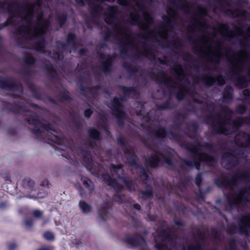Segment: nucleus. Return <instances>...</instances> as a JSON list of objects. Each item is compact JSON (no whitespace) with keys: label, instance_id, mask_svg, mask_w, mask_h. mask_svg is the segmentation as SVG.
<instances>
[{"label":"nucleus","instance_id":"ea45409f","mask_svg":"<svg viewBox=\"0 0 250 250\" xmlns=\"http://www.w3.org/2000/svg\"><path fill=\"white\" fill-rule=\"evenodd\" d=\"M240 122L239 123H237V121H235L234 123H233V125H234V127H237L239 125H240L241 124H242L244 122L243 120H240Z\"/></svg>","mask_w":250,"mask_h":250},{"label":"nucleus","instance_id":"603ef678","mask_svg":"<svg viewBox=\"0 0 250 250\" xmlns=\"http://www.w3.org/2000/svg\"><path fill=\"white\" fill-rule=\"evenodd\" d=\"M105 213L106 212H104V213H102V212H100V215H101V217L104 219H105V218L104 217V215H105Z\"/></svg>","mask_w":250,"mask_h":250},{"label":"nucleus","instance_id":"4c0bfd02","mask_svg":"<svg viewBox=\"0 0 250 250\" xmlns=\"http://www.w3.org/2000/svg\"><path fill=\"white\" fill-rule=\"evenodd\" d=\"M75 39V36L72 34H69L68 35L67 41L68 42L73 41Z\"/></svg>","mask_w":250,"mask_h":250},{"label":"nucleus","instance_id":"f704fd0d","mask_svg":"<svg viewBox=\"0 0 250 250\" xmlns=\"http://www.w3.org/2000/svg\"><path fill=\"white\" fill-rule=\"evenodd\" d=\"M200 248V246L197 245L196 246H189L187 248H184L183 250H197Z\"/></svg>","mask_w":250,"mask_h":250},{"label":"nucleus","instance_id":"a18cd8bd","mask_svg":"<svg viewBox=\"0 0 250 250\" xmlns=\"http://www.w3.org/2000/svg\"><path fill=\"white\" fill-rule=\"evenodd\" d=\"M76 1H77V3L80 5H83L84 4V1L83 0H76Z\"/></svg>","mask_w":250,"mask_h":250},{"label":"nucleus","instance_id":"7c9ffc66","mask_svg":"<svg viewBox=\"0 0 250 250\" xmlns=\"http://www.w3.org/2000/svg\"><path fill=\"white\" fill-rule=\"evenodd\" d=\"M245 136L244 137V140H246V143L244 144V143L242 144V146H246L250 144V136L248 134H244Z\"/></svg>","mask_w":250,"mask_h":250},{"label":"nucleus","instance_id":"7ed1b4c3","mask_svg":"<svg viewBox=\"0 0 250 250\" xmlns=\"http://www.w3.org/2000/svg\"><path fill=\"white\" fill-rule=\"evenodd\" d=\"M212 37L204 35L199 40V45L201 53L206 56L208 59L215 63L219 62L222 56V50L219 41H215L213 36L216 34L213 31Z\"/></svg>","mask_w":250,"mask_h":250},{"label":"nucleus","instance_id":"8fccbe9b","mask_svg":"<svg viewBox=\"0 0 250 250\" xmlns=\"http://www.w3.org/2000/svg\"><path fill=\"white\" fill-rule=\"evenodd\" d=\"M65 19H66L65 17L63 16L62 19H61L60 20V23H63V22H64V21H65Z\"/></svg>","mask_w":250,"mask_h":250},{"label":"nucleus","instance_id":"f257e3e1","mask_svg":"<svg viewBox=\"0 0 250 250\" xmlns=\"http://www.w3.org/2000/svg\"><path fill=\"white\" fill-rule=\"evenodd\" d=\"M34 8L30 6L26 9L24 15L22 16L23 22L26 25L20 27L17 31L19 34L17 39L21 37H34L39 41L36 42V48L37 50L41 51L44 47L43 35L49 29L48 21L43 20L42 14L37 16L35 19L36 23L34 24L32 21L34 18Z\"/></svg>","mask_w":250,"mask_h":250},{"label":"nucleus","instance_id":"20e7f679","mask_svg":"<svg viewBox=\"0 0 250 250\" xmlns=\"http://www.w3.org/2000/svg\"><path fill=\"white\" fill-rule=\"evenodd\" d=\"M228 60L233 67L234 73L236 75H239L249 62V55L247 51L243 50L237 54H233Z\"/></svg>","mask_w":250,"mask_h":250},{"label":"nucleus","instance_id":"58836bf2","mask_svg":"<svg viewBox=\"0 0 250 250\" xmlns=\"http://www.w3.org/2000/svg\"><path fill=\"white\" fill-rule=\"evenodd\" d=\"M92 111L90 109H88L85 110L84 112V115L86 117H89L90 115L92 114Z\"/></svg>","mask_w":250,"mask_h":250},{"label":"nucleus","instance_id":"c9c22d12","mask_svg":"<svg viewBox=\"0 0 250 250\" xmlns=\"http://www.w3.org/2000/svg\"><path fill=\"white\" fill-rule=\"evenodd\" d=\"M53 247L51 246H43L41 247L38 250H53Z\"/></svg>","mask_w":250,"mask_h":250},{"label":"nucleus","instance_id":"864d4df0","mask_svg":"<svg viewBox=\"0 0 250 250\" xmlns=\"http://www.w3.org/2000/svg\"><path fill=\"white\" fill-rule=\"evenodd\" d=\"M184 93H182V95L181 97H180V96L179 95H177V98L180 100V99H181L182 98V97H183V96H184Z\"/></svg>","mask_w":250,"mask_h":250},{"label":"nucleus","instance_id":"bf43d9fd","mask_svg":"<svg viewBox=\"0 0 250 250\" xmlns=\"http://www.w3.org/2000/svg\"><path fill=\"white\" fill-rule=\"evenodd\" d=\"M248 75L250 76V68H249L248 70Z\"/></svg>","mask_w":250,"mask_h":250},{"label":"nucleus","instance_id":"1a4fd4ad","mask_svg":"<svg viewBox=\"0 0 250 250\" xmlns=\"http://www.w3.org/2000/svg\"><path fill=\"white\" fill-rule=\"evenodd\" d=\"M161 160H163L168 165L171 164L170 160L160 153H155L150 158L147 160V164L151 167H155Z\"/></svg>","mask_w":250,"mask_h":250},{"label":"nucleus","instance_id":"4be33fe9","mask_svg":"<svg viewBox=\"0 0 250 250\" xmlns=\"http://www.w3.org/2000/svg\"><path fill=\"white\" fill-rule=\"evenodd\" d=\"M89 134L90 137L94 139H99L100 136L99 131L94 128H91L89 130Z\"/></svg>","mask_w":250,"mask_h":250},{"label":"nucleus","instance_id":"dca6fc26","mask_svg":"<svg viewBox=\"0 0 250 250\" xmlns=\"http://www.w3.org/2000/svg\"><path fill=\"white\" fill-rule=\"evenodd\" d=\"M216 81L220 85L223 84L225 82L224 78L221 76H218L216 79L211 76H207L205 78V82L208 85H212Z\"/></svg>","mask_w":250,"mask_h":250},{"label":"nucleus","instance_id":"2eb2a0df","mask_svg":"<svg viewBox=\"0 0 250 250\" xmlns=\"http://www.w3.org/2000/svg\"><path fill=\"white\" fill-rule=\"evenodd\" d=\"M168 35V32L166 29H162L158 31H153L148 34V37L157 40L158 37L162 39H167Z\"/></svg>","mask_w":250,"mask_h":250},{"label":"nucleus","instance_id":"0eeeda50","mask_svg":"<svg viewBox=\"0 0 250 250\" xmlns=\"http://www.w3.org/2000/svg\"><path fill=\"white\" fill-rule=\"evenodd\" d=\"M219 32L224 37L231 38L237 36H243L244 33L243 29L236 27L235 31H230L228 29L226 24L221 25L219 27Z\"/></svg>","mask_w":250,"mask_h":250},{"label":"nucleus","instance_id":"412c9836","mask_svg":"<svg viewBox=\"0 0 250 250\" xmlns=\"http://www.w3.org/2000/svg\"><path fill=\"white\" fill-rule=\"evenodd\" d=\"M79 206L82 211L85 213L89 212L91 210V207L83 201L80 202Z\"/></svg>","mask_w":250,"mask_h":250},{"label":"nucleus","instance_id":"6e6d98bb","mask_svg":"<svg viewBox=\"0 0 250 250\" xmlns=\"http://www.w3.org/2000/svg\"><path fill=\"white\" fill-rule=\"evenodd\" d=\"M227 154H225L223 157V161H224L226 159H227Z\"/></svg>","mask_w":250,"mask_h":250},{"label":"nucleus","instance_id":"5fc2aeb1","mask_svg":"<svg viewBox=\"0 0 250 250\" xmlns=\"http://www.w3.org/2000/svg\"><path fill=\"white\" fill-rule=\"evenodd\" d=\"M104 67L105 69L107 70L109 67V64L108 63V66H106L104 63L103 64Z\"/></svg>","mask_w":250,"mask_h":250},{"label":"nucleus","instance_id":"de8ad7c7","mask_svg":"<svg viewBox=\"0 0 250 250\" xmlns=\"http://www.w3.org/2000/svg\"><path fill=\"white\" fill-rule=\"evenodd\" d=\"M246 34L248 36H250V26L247 27Z\"/></svg>","mask_w":250,"mask_h":250},{"label":"nucleus","instance_id":"aec40b11","mask_svg":"<svg viewBox=\"0 0 250 250\" xmlns=\"http://www.w3.org/2000/svg\"><path fill=\"white\" fill-rule=\"evenodd\" d=\"M174 71L179 80H183L185 78L184 72L180 65L176 66L174 69Z\"/></svg>","mask_w":250,"mask_h":250},{"label":"nucleus","instance_id":"6e6552de","mask_svg":"<svg viewBox=\"0 0 250 250\" xmlns=\"http://www.w3.org/2000/svg\"><path fill=\"white\" fill-rule=\"evenodd\" d=\"M108 106L115 111V114L118 120L119 124H121L122 123V120L124 119L125 115L122 111V108L119 100L118 99L114 98L113 102L109 104Z\"/></svg>","mask_w":250,"mask_h":250},{"label":"nucleus","instance_id":"c03bdc74","mask_svg":"<svg viewBox=\"0 0 250 250\" xmlns=\"http://www.w3.org/2000/svg\"><path fill=\"white\" fill-rule=\"evenodd\" d=\"M25 224L28 227H30L32 225V223L29 221H25Z\"/></svg>","mask_w":250,"mask_h":250},{"label":"nucleus","instance_id":"bb28decb","mask_svg":"<svg viewBox=\"0 0 250 250\" xmlns=\"http://www.w3.org/2000/svg\"><path fill=\"white\" fill-rule=\"evenodd\" d=\"M43 236L47 240H52L54 239L53 234L50 231H46L43 234Z\"/></svg>","mask_w":250,"mask_h":250},{"label":"nucleus","instance_id":"a878e982","mask_svg":"<svg viewBox=\"0 0 250 250\" xmlns=\"http://www.w3.org/2000/svg\"><path fill=\"white\" fill-rule=\"evenodd\" d=\"M49 139L53 142L58 144H61L62 140L60 137L57 136L56 134H53V136H50Z\"/></svg>","mask_w":250,"mask_h":250},{"label":"nucleus","instance_id":"ddd939ff","mask_svg":"<svg viewBox=\"0 0 250 250\" xmlns=\"http://www.w3.org/2000/svg\"><path fill=\"white\" fill-rule=\"evenodd\" d=\"M191 150L195 154V157L198 158L200 162L205 161L207 163H210L213 160L211 156L206 153L199 152L196 147L193 148Z\"/></svg>","mask_w":250,"mask_h":250},{"label":"nucleus","instance_id":"37998d69","mask_svg":"<svg viewBox=\"0 0 250 250\" xmlns=\"http://www.w3.org/2000/svg\"><path fill=\"white\" fill-rule=\"evenodd\" d=\"M125 95H130V92L132 91V89L131 88H127L126 89Z\"/></svg>","mask_w":250,"mask_h":250},{"label":"nucleus","instance_id":"680f3d73","mask_svg":"<svg viewBox=\"0 0 250 250\" xmlns=\"http://www.w3.org/2000/svg\"><path fill=\"white\" fill-rule=\"evenodd\" d=\"M162 82H164V83H166V80L165 78H164V79H163L162 80Z\"/></svg>","mask_w":250,"mask_h":250},{"label":"nucleus","instance_id":"13d9d810","mask_svg":"<svg viewBox=\"0 0 250 250\" xmlns=\"http://www.w3.org/2000/svg\"><path fill=\"white\" fill-rule=\"evenodd\" d=\"M45 130H47V131H48V130H51V128H50V127L49 125H48V126H46V127H45Z\"/></svg>","mask_w":250,"mask_h":250},{"label":"nucleus","instance_id":"f3484780","mask_svg":"<svg viewBox=\"0 0 250 250\" xmlns=\"http://www.w3.org/2000/svg\"><path fill=\"white\" fill-rule=\"evenodd\" d=\"M193 29H196L199 30L205 31L207 29L208 25L205 22H202L201 21L198 20H195L193 21Z\"/></svg>","mask_w":250,"mask_h":250},{"label":"nucleus","instance_id":"5701e85b","mask_svg":"<svg viewBox=\"0 0 250 250\" xmlns=\"http://www.w3.org/2000/svg\"><path fill=\"white\" fill-rule=\"evenodd\" d=\"M228 125L226 123H224L223 125H222L219 128L218 131L222 134H224L226 135H228L231 133V131H229L227 129Z\"/></svg>","mask_w":250,"mask_h":250},{"label":"nucleus","instance_id":"3c124183","mask_svg":"<svg viewBox=\"0 0 250 250\" xmlns=\"http://www.w3.org/2000/svg\"><path fill=\"white\" fill-rule=\"evenodd\" d=\"M98 1H100V2H104V1H109V2H113L115 1V0H98Z\"/></svg>","mask_w":250,"mask_h":250},{"label":"nucleus","instance_id":"79ce46f5","mask_svg":"<svg viewBox=\"0 0 250 250\" xmlns=\"http://www.w3.org/2000/svg\"><path fill=\"white\" fill-rule=\"evenodd\" d=\"M250 93V92L248 89H245L243 92V94L244 96L249 95Z\"/></svg>","mask_w":250,"mask_h":250},{"label":"nucleus","instance_id":"4468645a","mask_svg":"<svg viewBox=\"0 0 250 250\" xmlns=\"http://www.w3.org/2000/svg\"><path fill=\"white\" fill-rule=\"evenodd\" d=\"M117 12V8L109 7L106 13L105 21L107 24H111L114 21L115 15Z\"/></svg>","mask_w":250,"mask_h":250},{"label":"nucleus","instance_id":"c756f323","mask_svg":"<svg viewBox=\"0 0 250 250\" xmlns=\"http://www.w3.org/2000/svg\"><path fill=\"white\" fill-rule=\"evenodd\" d=\"M83 161L85 163L86 167H90L92 164L91 156L89 154H87L86 156L83 158Z\"/></svg>","mask_w":250,"mask_h":250},{"label":"nucleus","instance_id":"9d476101","mask_svg":"<svg viewBox=\"0 0 250 250\" xmlns=\"http://www.w3.org/2000/svg\"><path fill=\"white\" fill-rule=\"evenodd\" d=\"M103 179L108 184V185L113 187L117 190L118 189V188H119V186L118 185L119 184V182H122L125 185L127 186L129 189H131L129 187V185H130L131 183H130L127 180L125 179L120 178L118 180H117L116 179L111 178L108 175H104L103 176Z\"/></svg>","mask_w":250,"mask_h":250},{"label":"nucleus","instance_id":"9b49d317","mask_svg":"<svg viewBox=\"0 0 250 250\" xmlns=\"http://www.w3.org/2000/svg\"><path fill=\"white\" fill-rule=\"evenodd\" d=\"M249 193L247 191H241L239 194L235 195L232 200H229L230 204H246Z\"/></svg>","mask_w":250,"mask_h":250},{"label":"nucleus","instance_id":"052dcab7","mask_svg":"<svg viewBox=\"0 0 250 250\" xmlns=\"http://www.w3.org/2000/svg\"><path fill=\"white\" fill-rule=\"evenodd\" d=\"M108 63L109 64V63H110V61L108 60L107 64H105V65L108 66Z\"/></svg>","mask_w":250,"mask_h":250},{"label":"nucleus","instance_id":"c85d7f7f","mask_svg":"<svg viewBox=\"0 0 250 250\" xmlns=\"http://www.w3.org/2000/svg\"><path fill=\"white\" fill-rule=\"evenodd\" d=\"M156 135L160 138H163L166 135V132L164 128H161L156 131Z\"/></svg>","mask_w":250,"mask_h":250},{"label":"nucleus","instance_id":"f03ea898","mask_svg":"<svg viewBox=\"0 0 250 250\" xmlns=\"http://www.w3.org/2000/svg\"><path fill=\"white\" fill-rule=\"evenodd\" d=\"M150 0H118V3L122 5H129L134 12L130 14V20L133 24H143V28L147 29L148 25L152 22V19L146 8V3Z\"/></svg>","mask_w":250,"mask_h":250},{"label":"nucleus","instance_id":"393cba45","mask_svg":"<svg viewBox=\"0 0 250 250\" xmlns=\"http://www.w3.org/2000/svg\"><path fill=\"white\" fill-rule=\"evenodd\" d=\"M167 13L168 16V22L170 21L171 18L175 17L176 15V12L173 9L169 8L168 9H167Z\"/></svg>","mask_w":250,"mask_h":250},{"label":"nucleus","instance_id":"a211bd4d","mask_svg":"<svg viewBox=\"0 0 250 250\" xmlns=\"http://www.w3.org/2000/svg\"><path fill=\"white\" fill-rule=\"evenodd\" d=\"M81 180L85 188L90 191H92L94 189L93 184L91 180L86 177H82Z\"/></svg>","mask_w":250,"mask_h":250},{"label":"nucleus","instance_id":"e2e57ef3","mask_svg":"<svg viewBox=\"0 0 250 250\" xmlns=\"http://www.w3.org/2000/svg\"><path fill=\"white\" fill-rule=\"evenodd\" d=\"M14 247H13V246H11L10 247V250H12V249L14 248Z\"/></svg>","mask_w":250,"mask_h":250},{"label":"nucleus","instance_id":"473e14b6","mask_svg":"<svg viewBox=\"0 0 250 250\" xmlns=\"http://www.w3.org/2000/svg\"><path fill=\"white\" fill-rule=\"evenodd\" d=\"M42 213L39 210H35L33 211V215L36 218H40L42 216Z\"/></svg>","mask_w":250,"mask_h":250},{"label":"nucleus","instance_id":"4d7b16f0","mask_svg":"<svg viewBox=\"0 0 250 250\" xmlns=\"http://www.w3.org/2000/svg\"><path fill=\"white\" fill-rule=\"evenodd\" d=\"M175 224L177 225H182V223L180 221L176 222Z\"/></svg>","mask_w":250,"mask_h":250},{"label":"nucleus","instance_id":"49530a36","mask_svg":"<svg viewBox=\"0 0 250 250\" xmlns=\"http://www.w3.org/2000/svg\"><path fill=\"white\" fill-rule=\"evenodd\" d=\"M128 163L130 164V165L132 166H135L136 165V163L134 160H131V162L128 161Z\"/></svg>","mask_w":250,"mask_h":250},{"label":"nucleus","instance_id":"6ab92c4d","mask_svg":"<svg viewBox=\"0 0 250 250\" xmlns=\"http://www.w3.org/2000/svg\"><path fill=\"white\" fill-rule=\"evenodd\" d=\"M127 242L132 246H137L145 243V241L142 237H139L137 240L133 238H129Z\"/></svg>","mask_w":250,"mask_h":250},{"label":"nucleus","instance_id":"423d86ee","mask_svg":"<svg viewBox=\"0 0 250 250\" xmlns=\"http://www.w3.org/2000/svg\"><path fill=\"white\" fill-rule=\"evenodd\" d=\"M156 247L159 250H170L168 243L169 242V234L167 231L161 232L155 237Z\"/></svg>","mask_w":250,"mask_h":250},{"label":"nucleus","instance_id":"a19ab883","mask_svg":"<svg viewBox=\"0 0 250 250\" xmlns=\"http://www.w3.org/2000/svg\"><path fill=\"white\" fill-rule=\"evenodd\" d=\"M143 194L147 197H150L152 196V193L151 191H147L146 192H145L144 193H143Z\"/></svg>","mask_w":250,"mask_h":250},{"label":"nucleus","instance_id":"2f4dec72","mask_svg":"<svg viewBox=\"0 0 250 250\" xmlns=\"http://www.w3.org/2000/svg\"><path fill=\"white\" fill-rule=\"evenodd\" d=\"M246 110V108L244 105H240L237 107V112L240 114H242Z\"/></svg>","mask_w":250,"mask_h":250},{"label":"nucleus","instance_id":"cd10ccee","mask_svg":"<svg viewBox=\"0 0 250 250\" xmlns=\"http://www.w3.org/2000/svg\"><path fill=\"white\" fill-rule=\"evenodd\" d=\"M25 62L27 64H33L35 60L33 56L30 54L26 55L24 58Z\"/></svg>","mask_w":250,"mask_h":250},{"label":"nucleus","instance_id":"09e8293b","mask_svg":"<svg viewBox=\"0 0 250 250\" xmlns=\"http://www.w3.org/2000/svg\"><path fill=\"white\" fill-rule=\"evenodd\" d=\"M134 208L137 209H140L141 207H140V205L138 204H136L134 205Z\"/></svg>","mask_w":250,"mask_h":250},{"label":"nucleus","instance_id":"f8f14e48","mask_svg":"<svg viewBox=\"0 0 250 250\" xmlns=\"http://www.w3.org/2000/svg\"><path fill=\"white\" fill-rule=\"evenodd\" d=\"M239 226L240 231L248 235V231L250 229V217L249 216H243L240 220Z\"/></svg>","mask_w":250,"mask_h":250},{"label":"nucleus","instance_id":"e433bc0d","mask_svg":"<svg viewBox=\"0 0 250 250\" xmlns=\"http://www.w3.org/2000/svg\"><path fill=\"white\" fill-rule=\"evenodd\" d=\"M201 182V176L200 175H198L196 176V180H195V183L197 185H199Z\"/></svg>","mask_w":250,"mask_h":250},{"label":"nucleus","instance_id":"b1692460","mask_svg":"<svg viewBox=\"0 0 250 250\" xmlns=\"http://www.w3.org/2000/svg\"><path fill=\"white\" fill-rule=\"evenodd\" d=\"M110 168L111 172H116L119 176L120 175V174H122L123 173V169L121 166H118L116 167L114 165H111Z\"/></svg>","mask_w":250,"mask_h":250},{"label":"nucleus","instance_id":"39448f33","mask_svg":"<svg viewBox=\"0 0 250 250\" xmlns=\"http://www.w3.org/2000/svg\"><path fill=\"white\" fill-rule=\"evenodd\" d=\"M120 42L124 46L133 44L132 36L130 32L124 26L119 24L117 26L116 29Z\"/></svg>","mask_w":250,"mask_h":250},{"label":"nucleus","instance_id":"72a5a7b5","mask_svg":"<svg viewBox=\"0 0 250 250\" xmlns=\"http://www.w3.org/2000/svg\"><path fill=\"white\" fill-rule=\"evenodd\" d=\"M186 164L187 166H188L189 167H192V166H193V165H194V166L197 169L199 168V162L196 161V162H194V164H189L188 162L186 161Z\"/></svg>","mask_w":250,"mask_h":250}]
</instances>
